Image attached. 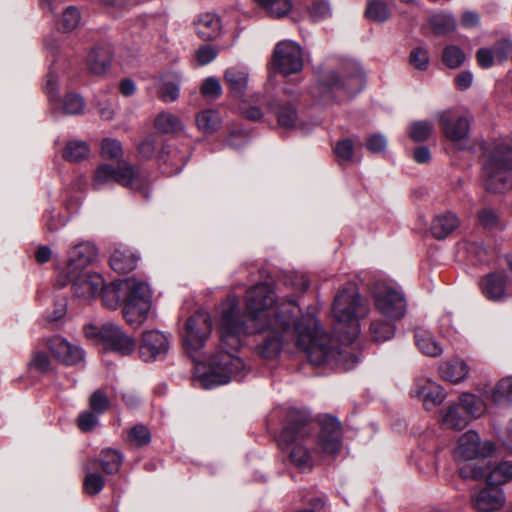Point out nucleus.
Wrapping results in <instances>:
<instances>
[{"label": "nucleus", "instance_id": "nucleus-55", "mask_svg": "<svg viewBox=\"0 0 512 512\" xmlns=\"http://www.w3.org/2000/svg\"><path fill=\"white\" fill-rule=\"evenodd\" d=\"M334 153L341 162H351L354 157V144L351 139L339 141L334 147Z\"/></svg>", "mask_w": 512, "mask_h": 512}, {"label": "nucleus", "instance_id": "nucleus-23", "mask_svg": "<svg viewBox=\"0 0 512 512\" xmlns=\"http://www.w3.org/2000/svg\"><path fill=\"white\" fill-rule=\"evenodd\" d=\"M505 502L500 487L488 485L472 496L473 507L480 512H493L499 510Z\"/></svg>", "mask_w": 512, "mask_h": 512}, {"label": "nucleus", "instance_id": "nucleus-5", "mask_svg": "<svg viewBox=\"0 0 512 512\" xmlns=\"http://www.w3.org/2000/svg\"><path fill=\"white\" fill-rule=\"evenodd\" d=\"M485 188L493 193L503 192L509 186L512 171V147L504 141L495 142L483 159Z\"/></svg>", "mask_w": 512, "mask_h": 512}, {"label": "nucleus", "instance_id": "nucleus-64", "mask_svg": "<svg viewBox=\"0 0 512 512\" xmlns=\"http://www.w3.org/2000/svg\"><path fill=\"white\" fill-rule=\"evenodd\" d=\"M29 365L31 368L44 373L50 369V360L44 352H35Z\"/></svg>", "mask_w": 512, "mask_h": 512}, {"label": "nucleus", "instance_id": "nucleus-35", "mask_svg": "<svg viewBox=\"0 0 512 512\" xmlns=\"http://www.w3.org/2000/svg\"><path fill=\"white\" fill-rule=\"evenodd\" d=\"M271 109L275 113L280 127L286 129L299 127V114L293 103H281L277 107L271 106Z\"/></svg>", "mask_w": 512, "mask_h": 512}, {"label": "nucleus", "instance_id": "nucleus-24", "mask_svg": "<svg viewBox=\"0 0 512 512\" xmlns=\"http://www.w3.org/2000/svg\"><path fill=\"white\" fill-rule=\"evenodd\" d=\"M189 158L188 150H180L174 145H164L159 154V162L164 173L175 175L182 171Z\"/></svg>", "mask_w": 512, "mask_h": 512}, {"label": "nucleus", "instance_id": "nucleus-21", "mask_svg": "<svg viewBox=\"0 0 512 512\" xmlns=\"http://www.w3.org/2000/svg\"><path fill=\"white\" fill-rule=\"evenodd\" d=\"M46 345L54 358L65 365H75L83 359V350L61 336L48 339Z\"/></svg>", "mask_w": 512, "mask_h": 512}, {"label": "nucleus", "instance_id": "nucleus-15", "mask_svg": "<svg viewBox=\"0 0 512 512\" xmlns=\"http://www.w3.org/2000/svg\"><path fill=\"white\" fill-rule=\"evenodd\" d=\"M64 280H59L62 286L68 283L72 284V292L75 297L89 301L99 294L104 280L98 273L80 272L75 276H64Z\"/></svg>", "mask_w": 512, "mask_h": 512}, {"label": "nucleus", "instance_id": "nucleus-13", "mask_svg": "<svg viewBox=\"0 0 512 512\" xmlns=\"http://www.w3.org/2000/svg\"><path fill=\"white\" fill-rule=\"evenodd\" d=\"M170 350V338L164 332L151 329L141 335L139 356L147 363L163 360Z\"/></svg>", "mask_w": 512, "mask_h": 512}, {"label": "nucleus", "instance_id": "nucleus-61", "mask_svg": "<svg viewBox=\"0 0 512 512\" xmlns=\"http://www.w3.org/2000/svg\"><path fill=\"white\" fill-rule=\"evenodd\" d=\"M478 223L486 229H491L498 224V215L490 208H484L478 212Z\"/></svg>", "mask_w": 512, "mask_h": 512}, {"label": "nucleus", "instance_id": "nucleus-3", "mask_svg": "<svg viewBox=\"0 0 512 512\" xmlns=\"http://www.w3.org/2000/svg\"><path fill=\"white\" fill-rule=\"evenodd\" d=\"M369 302L354 283L347 284L335 296L332 315L336 321L334 331L342 342L351 344L360 334L359 320L368 315Z\"/></svg>", "mask_w": 512, "mask_h": 512}, {"label": "nucleus", "instance_id": "nucleus-62", "mask_svg": "<svg viewBox=\"0 0 512 512\" xmlns=\"http://www.w3.org/2000/svg\"><path fill=\"white\" fill-rule=\"evenodd\" d=\"M98 415L99 414H96L93 411L82 412L78 418L79 428L84 432H88L94 429L99 421Z\"/></svg>", "mask_w": 512, "mask_h": 512}, {"label": "nucleus", "instance_id": "nucleus-29", "mask_svg": "<svg viewBox=\"0 0 512 512\" xmlns=\"http://www.w3.org/2000/svg\"><path fill=\"white\" fill-rule=\"evenodd\" d=\"M138 257L128 247H117L110 257L111 268L118 273H128L137 266Z\"/></svg>", "mask_w": 512, "mask_h": 512}, {"label": "nucleus", "instance_id": "nucleus-12", "mask_svg": "<svg viewBox=\"0 0 512 512\" xmlns=\"http://www.w3.org/2000/svg\"><path fill=\"white\" fill-rule=\"evenodd\" d=\"M272 63L285 77L300 73L304 65L301 46L291 40L280 41L274 48Z\"/></svg>", "mask_w": 512, "mask_h": 512}, {"label": "nucleus", "instance_id": "nucleus-9", "mask_svg": "<svg viewBox=\"0 0 512 512\" xmlns=\"http://www.w3.org/2000/svg\"><path fill=\"white\" fill-rule=\"evenodd\" d=\"M436 119L444 137L459 148H465L469 139L472 116L468 112L449 109L438 112Z\"/></svg>", "mask_w": 512, "mask_h": 512}, {"label": "nucleus", "instance_id": "nucleus-63", "mask_svg": "<svg viewBox=\"0 0 512 512\" xmlns=\"http://www.w3.org/2000/svg\"><path fill=\"white\" fill-rule=\"evenodd\" d=\"M218 51L210 46L203 45L196 52V59L200 65H207L216 59Z\"/></svg>", "mask_w": 512, "mask_h": 512}, {"label": "nucleus", "instance_id": "nucleus-34", "mask_svg": "<svg viewBox=\"0 0 512 512\" xmlns=\"http://www.w3.org/2000/svg\"><path fill=\"white\" fill-rule=\"evenodd\" d=\"M458 226V217L452 212H445L434 217L431 224V233L437 239H445Z\"/></svg>", "mask_w": 512, "mask_h": 512}, {"label": "nucleus", "instance_id": "nucleus-17", "mask_svg": "<svg viewBox=\"0 0 512 512\" xmlns=\"http://www.w3.org/2000/svg\"><path fill=\"white\" fill-rule=\"evenodd\" d=\"M492 452V443H481L478 433L470 430L459 438L458 445L454 450V457L456 459L472 460L478 457H486Z\"/></svg>", "mask_w": 512, "mask_h": 512}, {"label": "nucleus", "instance_id": "nucleus-58", "mask_svg": "<svg viewBox=\"0 0 512 512\" xmlns=\"http://www.w3.org/2000/svg\"><path fill=\"white\" fill-rule=\"evenodd\" d=\"M459 250H464L469 256L482 262L485 260L486 250L481 243L473 241H463L458 246Z\"/></svg>", "mask_w": 512, "mask_h": 512}, {"label": "nucleus", "instance_id": "nucleus-40", "mask_svg": "<svg viewBox=\"0 0 512 512\" xmlns=\"http://www.w3.org/2000/svg\"><path fill=\"white\" fill-rule=\"evenodd\" d=\"M96 459L98 461V466L100 465L103 472L106 474L117 473L123 462L122 454L112 449L103 450L100 453L99 458Z\"/></svg>", "mask_w": 512, "mask_h": 512}, {"label": "nucleus", "instance_id": "nucleus-53", "mask_svg": "<svg viewBox=\"0 0 512 512\" xmlns=\"http://www.w3.org/2000/svg\"><path fill=\"white\" fill-rule=\"evenodd\" d=\"M89 405L96 414H103L110 407V400L102 390H96L90 396Z\"/></svg>", "mask_w": 512, "mask_h": 512}, {"label": "nucleus", "instance_id": "nucleus-2", "mask_svg": "<svg viewBox=\"0 0 512 512\" xmlns=\"http://www.w3.org/2000/svg\"><path fill=\"white\" fill-rule=\"evenodd\" d=\"M365 75L355 62H348L339 69L322 71L310 87L311 96L324 104H341L351 100L362 91Z\"/></svg>", "mask_w": 512, "mask_h": 512}, {"label": "nucleus", "instance_id": "nucleus-41", "mask_svg": "<svg viewBox=\"0 0 512 512\" xmlns=\"http://www.w3.org/2000/svg\"><path fill=\"white\" fill-rule=\"evenodd\" d=\"M433 33L437 36L447 35L456 28V20L451 14L439 13L433 15L429 20Z\"/></svg>", "mask_w": 512, "mask_h": 512}, {"label": "nucleus", "instance_id": "nucleus-11", "mask_svg": "<svg viewBox=\"0 0 512 512\" xmlns=\"http://www.w3.org/2000/svg\"><path fill=\"white\" fill-rule=\"evenodd\" d=\"M151 306L150 288L147 283L139 281L137 289H133L125 301L122 314L130 326L138 328L148 319Z\"/></svg>", "mask_w": 512, "mask_h": 512}, {"label": "nucleus", "instance_id": "nucleus-51", "mask_svg": "<svg viewBox=\"0 0 512 512\" xmlns=\"http://www.w3.org/2000/svg\"><path fill=\"white\" fill-rule=\"evenodd\" d=\"M101 155L103 158L119 159L123 155L121 142L117 139L106 138L101 144Z\"/></svg>", "mask_w": 512, "mask_h": 512}, {"label": "nucleus", "instance_id": "nucleus-33", "mask_svg": "<svg viewBox=\"0 0 512 512\" xmlns=\"http://www.w3.org/2000/svg\"><path fill=\"white\" fill-rule=\"evenodd\" d=\"M439 373L443 380L459 383L468 376L469 367L464 360L457 358L444 362L439 368Z\"/></svg>", "mask_w": 512, "mask_h": 512}, {"label": "nucleus", "instance_id": "nucleus-46", "mask_svg": "<svg viewBox=\"0 0 512 512\" xmlns=\"http://www.w3.org/2000/svg\"><path fill=\"white\" fill-rule=\"evenodd\" d=\"M466 60L463 50L457 45H448L443 49L442 61L450 69L460 67Z\"/></svg>", "mask_w": 512, "mask_h": 512}, {"label": "nucleus", "instance_id": "nucleus-57", "mask_svg": "<svg viewBox=\"0 0 512 512\" xmlns=\"http://www.w3.org/2000/svg\"><path fill=\"white\" fill-rule=\"evenodd\" d=\"M201 93L204 97L218 98L222 93V86L216 77L206 78L201 85Z\"/></svg>", "mask_w": 512, "mask_h": 512}, {"label": "nucleus", "instance_id": "nucleus-19", "mask_svg": "<svg viewBox=\"0 0 512 512\" xmlns=\"http://www.w3.org/2000/svg\"><path fill=\"white\" fill-rule=\"evenodd\" d=\"M308 421L309 417L306 413L297 409L289 410L287 424L279 435V445H290L307 436L309 434Z\"/></svg>", "mask_w": 512, "mask_h": 512}, {"label": "nucleus", "instance_id": "nucleus-56", "mask_svg": "<svg viewBox=\"0 0 512 512\" xmlns=\"http://www.w3.org/2000/svg\"><path fill=\"white\" fill-rule=\"evenodd\" d=\"M43 219L46 228L50 232L57 231L58 229L63 227L67 222V219L61 215L60 211L56 209H51L47 211Z\"/></svg>", "mask_w": 512, "mask_h": 512}, {"label": "nucleus", "instance_id": "nucleus-39", "mask_svg": "<svg viewBox=\"0 0 512 512\" xmlns=\"http://www.w3.org/2000/svg\"><path fill=\"white\" fill-rule=\"evenodd\" d=\"M255 2L271 18L279 19L287 16L292 10L290 0H255Z\"/></svg>", "mask_w": 512, "mask_h": 512}, {"label": "nucleus", "instance_id": "nucleus-31", "mask_svg": "<svg viewBox=\"0 0 512 512\" xmlns=\"http://www.w3.org/2000/svg\"><path fill=\"white\" fill-rule=\"evenodd\" d=\"M111 49L106 46L94 48L87 56V66L91 73L95 75L104 74L110 66Z\"/></svg>", "mask_w": 512, "mask_h": 512}, {"label": "nucleus", "instance_id": "nucleus-25", "mask_svg": "<svg viewBox=\"0 0 512 512\" xmlns=\"http://www.w3.org/2000/svg\"><path fill=\"white\" fill-rule=\"evenodd\" d=\"M194 30L197 36L204 41H212L217 39L222 32L221 18L211 12L199 14L194 22Z\"/></svg>", "mask_w": 512, "mask_h": 512}, {"label": "nucleus", "instance_id": "nucleus-37", "mask_svg": "<svg viewBox=\"0 0 512 512\" xmlns=\"http://www.w3.org/2000/svg\"><path fill=\"white\" fill-rule=\"evenodd\" d=\"M509 481H512V461H500L486 475V483L491 486L500 487Z\"/></svg>", "mask_w": 512, "mask_h": 512}, {"label": "nucleus", "instance_id": "nucleus-45", "mask_svg": "<svg viewBox=\"0 0 512 512\" xmlns=\"http://www.w3.org/2000/svg\"><path fill=\"white\" fill-rule=\"evenodd\" d=\"M81 22V13L75 6H68L64 9L61 18L58 21V30L69 33L75 30Z\"/></svg>", "mask_w": 512, "mask_h": 512}, {"label": "nucleus", "instance_id": "nucleus-44", "mask_svg": "<svg viewBox=\"0 0 512 512\" xmlns=\"http://www.w3.org/2000/svg\"><path fill=\"white\" fill-rule=\"evenodd\" d=\"M221 122L220 115L217 111L207 109L197 114L196 124L199 130L204 133L211 134L215 132Z\"/></svg>", "mask_w": 512, "mask_h": 512}, {"label": "nucleus", "instance_id": "nucleus-26", "mask_svg": "<svg viewBox=\"0 0 512 512\" xmlns=\"http://www.w3.org/2000/svg\"><path fill=\"white\" fill-rule=\"evenodd\" d=\"M224 80L231 95L236 98H241L244 96L248 87L249 71L246 67L241 65L231 66L225 70Z\"/></svg>", "mask_w": 512, "mask_h": 512}, {"label": "nucleus", "instance_id": "nucleus-42", "mask_svg": "<svg viewBox=\"0 0 512 512\" xmlns=\"http://www.w3.org/2000/svg\"><path fill=\"white\" fill-rule=\"evenodd\" d=\"M365 16L368 20L383 23L391 16V11L384 1L368 0Z\"/></svg>", "mask_w": 512, "mask_h": 512}, {"label": "nucleus", "instance_id": "nucleus-49", "mask_svg": "<svg viewBox=\"0 0 512 512\" xmlns=\"http://www.w3.org/2000/svg\"><path fill=\"white\" fill-rule=\"evenodd\" d=\"M409 64L419 71H426L430 64L428 51L423 47H415L409 55Z\"/></svg>", "mask_w": 512, "mask_h": 512}, {"label": "nucleus", "instance_id": "nucleus-14", "mask_svg": "<svg viewBox=\"0 0 512 512\" xmlns=\"http://www.w3.org/2000/svg\"><path fill=\"white\" fill-rule=\"evenodd\" d=\"M58 75L50 70L46 76L44 90L55 109L66 115H77L83 112L85 102L81 95L68 93L63 100L57 99Z\"/></svg>", "mask_w": 512, "mask_h": 512}, {"label": "nucleus", "instance_id": "nucleus-38", "mask_svg": "<svg viewBox=\"0 0 512 512\" xmlns=\"http://www.w3.org/2000/svg\"><path fill=\"white\" fill-rule=\"evenodd\" d=\"M154 126L159 132L164 134L178 133L184 128L181 119L167 111H162L155 117Z\"/></svg>", "mask_w": 512, "mask_h": 512}, {"label": "nucleus", "instance_id": "nucleus-27", "mask_svg": "<svg viewBox=\"0 0 512 512\" xmlns=\"http://www.w3.org/2000/svg\"><path fill=\"white\" fill-rule=\"evenodd\" d=\"M482 294L491 301H503L506 299V275L503 272L489 273L481 281Z\"/></svg>", "mask_w": 512, "mask_h": 512}, {"label": "nucleus", "instance_id": "nucleus-52", "mask_svg": "<svg viewBox=\"0 0 512 512\" xmlns=\"http://www.w3.org/2000/svg\"><path fill=\"white\" fill-rule=\"evenodd\" d=\"M128 439L131 443L141 447L151 441V435L146 426L139 424L129 430Z\"/></svg>", "mask_w": 512, "mask_h": 512}, {"label": "nucleus", "instance_id": "nucleus-22", "mask_svg": "<svg viewBox=\"0 0 512 512\" xmlns=\"http://www.w3.org/2000/svg\"><path fill=\"white\" fill-rule=\"evenodd\" d=\"M412 394L417 396L428 410L441 404L446 397L443 388L439 384L431 379L424 378L415 382Z\"/></svg>", "mask_w": 512, "mask_h": 512}, {"label": "nucleus", "instance_id": "nucleus-8", "mask_svg": "<svg viewBox=\"0 0 512 512\" xmlns=\"http://www.w3.org/2000/svg\"><path fill=\"white\" fill-rule=\"evenodd\" d=\"M85 333L88 337L99 336L105 350L121 356H129L136 349L135 339L114 323H105L100 328L87 326Z\"/></svg>", "mask_w": 512, "mask_h": 512}, {"label": "nucleus", "instance_id": "nucleus-16", "mask_svg": "<svg viewBox=\"0 0 512 512\" xmlns=\"http://www.w3.org/2000/svg\"><path fill=\"white\" fill-rule=\"evenodd\" d=\"M140 280L135 278H126L113 281L109 284L103 283L99 294L103 305L111 310H115L121 303L125 305V301L132 293L133 289H137Z\"/></svg>", "mask_w": 512, "mask_h": 512}, {"label": "nucleus", "instance_id": "nucleus-47", "mask_svg": "<svg viewBox=\"0 0 512 512\" xmlns=\"http://www.w3.org/2000/svg\"><path fill=\"white\" fill-rule=\"evenodd\" d=\"M433 132V125L429 121H415L409 126V135L415 142L426 141Z\"/></svg>", "mask_w": 512, "mask_h": 512}, {"label": "nucleus", "instance_id": "nucleus-50", "mask_svg": "<svg viewBox=\"0 0 512 512\" xmlns=\"http://www.w3.org/2000/svg\"><path fill=\"white\" fill-rule=\"evenodd\" d=\"M308 15L312 22L317 23L330 18L332 16V10L327 2L318 1L308 7Z\"/></svg>", "mask_w": 512, "mask_h": 512}, {"label": "nucleus", "instance_id": "nucleus-30", "mask_svg": "<svg viewBox=\"0 0 512 512\" xmlns=\"http://www.w3.org/2000/svg\"><path fill=\"white\" fill-rule=\"evenodd\" d=\"M98 461L96 458H90L84 464L86 475L84 477V491L89 495H97L105 485V479L97 472Z\"/></svg>", "mask_w": 512, "mask_h": 512}, {"label": "nucleus", "instance_id": "nucleus-54", "mask_svg": "<svg viewBox=\"0 0 512 512\" xmlns=\"http://www.w3.org/2000/svg\"><path fill=\"white\" fill-rule=\"evenodd\" d=\"M495 402L512 400V376L501 379L495 386L493 392Z\"/></svg>", "mask_w": 512, "mask_h": 512}, {"label": "nucleus", "instance_id": "nucleus-1", "mask_svg": "<svg viewBox=\"0 0 512 512\" xmlns=\"http://www.w3.org/2000/svg\"><path fill=\"white\" fill-rule=\"evenodd\" d=\"M299 306L294 297L278 299L274 287L258 283L246 291L245 312L241 313L239 300L235 295L227 297L221 310V348L224 353L212 357L209 372H201L198 378L204 389H213L231 381H242L249 370L236 353L243 345L244 338L254 333L267 331L265 339L258 346V353L265 359L276 358L284 341L295 340L313 365H328L335 369L350 370L359 359L347 345L339 346L319 328L313 314L296 317Z\"/></svg>", "mask_w": 512, "mask_h": 512}, {"label": "nucleus", "instance_id": "nucleus-36", "mask_svg": "<svg viewBox=\"0 0 512 512\" xmlns=\"http://www.w3.org/2000/svg\"><path fill=\"white\" fill-rule=\"evenodd\" d=\"M160 97L164 102H174L180 94L181 75L171 72L161 77Z\"/></svg>", "mask_w": 512, "mask_h": 512}, {"label": "nucleus", "instance_id": "nucleus-18", "mask_svg": "<svg viewBox=\"0 0 512 512\" xmlns=\"http://www.w3.org/2000/svg\"><path fill=\"white\" fill-rule=\"evenodd\" d=\"M321 431L319 435V446L322 451L329 455L337 454L342 447V429L338 419L326 415L320 422Z\"/></svg>", "mask_w": 512, "mask_h": 512}, {"label": "nucleus", "instance_id": "nucleus-32", "mask_svg": "<svg viewBox=\"0 0 512 512\" xmlns=\"http://www.w3.org/2000/svg\"><path fill=\"white\" fill-rule=\"evenodd\" d=\"M414 337L416 346L422 354L428 357H439L442 355L443 348L430 331L418 328L415 331Z\"/></svg>", "mask_w": 512, "mask_h": 512}, {"label": "nucleus", "instance_id": "nucleus-28", "mask_svg": "<svg viewBox=\"0 0 512 512\" xmlns=\"http://www.w3.org/2000/svg\"><path fill=\"white\" fill-rule=\"evenodd\" d=\"M396 322L381 316L373 317L369 326L371 339L376 343H383L392 339L396 332Z\"/></svg>", "mask_w": 512, "mask_h": 512}, {"label": "nucleus", "instance_id": "nucleus-60", "mask_svg": "<svg viewBox=\"0 0 512 512\" xmlns=\"http://www.w3.org/2000/svg\"><path fill=\"white\" fill-rule=\"evenodd\" d=\"M387 147V139L383 134L375 133L367 137L366 148L371 153H382Z\"/></svg>", "mask_w": 512, "mask_h": 512}, {"label": "nucleus", "instance_id": "nucleus-6", "mask_svg": "<svg viewBox=\"0 0 512 512\" xmlns=\"http://www.w3.org/2000/svg\"><path fill=\"white\" fill-rule=\"evenodd\" d=\"M117 183L135 191L146 188V179L139 169L127 161H120L117 167L110 164H100L94 171L91 187L94 190H103L113 187Z\"/></svg>", "mask_w": 512, "mask_h": 512}, {"label": "nucleus", "instance_id": "nucleus-20", "mask_svg": "<svg viewBox=\"0 0 512 512\" xmlns=\"http://www.w3.org/2000/svg\"><path fill=\"white\" fill-rule=\"evenodd\" d=\"M96 248L90 242H82L75 245L68 252L67 264L62 271L63 276H75L85 272L86 267L95 259Z\"/></svg>", "mask_w": 512, "mask_h": 512}, {"label": "nucleus", "instance_id": "nucleus-48", "mask_svg": "<svg viewBox=\"0 0 512 512\" xmlns=\"http://www.w3.org/2000/svg\"><path fill=\"white\" fill-rule=\"evenodd\" d=\"M291 462L300 470L312 467V458L309 451L303 446H295L290 452Z\"/></svg>", "mask_w": 512, "mask_h": 512}, {"label": "nucleus", "instance_id": "nucleus-43", "mask_svg": "<svg viewBox=\"0 0 512 512\" xmlns=\"http://www.w3.org/2000/svg\"><path fill=\"white\" fill-rule=\"evenodd\" d=\"M88 144L81 140L69 141L63 151V158L69 162H79L89 156Z\"/></svg>", "mask_w": 512, "mask_h": 512}, {"label": "nucleus", "instance_id": "nucleus-7", "mask_svg": "<svg viewBox=\"0 0 512 512\" xmlns=\"http://www.w3.org/2000/svg\"><path fill=\"white\" fill-rule=\"evenodd\" d=\"M486 410L484 401L474 394L464 393L459 403L448 405L441 412V422L449 429H464L471 418L480 417Z\"/></svg>", "mask_w": 512, "mask_h": 512}, {"label": "nucleus", "instance_id": "nucleus-59", "mask_svg": "<svg viewBox=\"0 0 512 512\" xmlns=\"http://www.w3.org/2000/svg\"><path fill=\"white\" fill-rule=\"evenodd\" d=\"M158 137L154 134L146 136L138 145V152L141 157L149 159L153 157L156 150Z\"/></svg>", "mask_w": 512, "mask_h": 512}, {"label": "nucleus", "instance_id": "nucleus-4", "mask_svg": "<svg viewBox=\"0 0 512 512\" xmlns=\"http://www.w3.org/2000/svg\"><path fill=\"white\" fill-rule=\"evenodd\" d=\"M212 332V321L208 312L204 310L197 311L191 315L185 323V332L183 337V344L187 354L193 359L195 363L194 381L200 387L201 381L198 378L199 369L201 372H209L211 366V359L219 353H224L229 348H221V337L214 353L208 357H204L202 350L205 346ZM219 334L221 335V323L219 324Z\"/></svg>", "mask_w": 512, "mask_h": 512}, {"label": "nucleus", "instance_id": "nucleus-10", "mask_svg": "<svg viewBox=\"0 0 512 512\" xmlns=\"http://www.w3.org/2000/svg\"><path fill=\"white\" fill-rule=\"evenodd\" d=\"M374 305L379 315L394 321L402 319L406 312V301L402 293L394 288L377 283L372 291Z\"/></svg>", "mask_w": 512, "mask_h": 512}]
</instances>
